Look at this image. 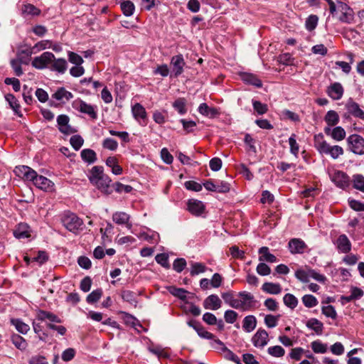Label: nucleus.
<instances>
[{
  "instance_id": "47",
  "label": "nucleus",
  "mask_w": 364,
  "mask_h": 364,
  "mask_svg": "<svg viewBox=\"0 0 364 364\" xmlns=\"http://www.w3.org/2000/svg\"><path fill=\"white\" fill-rule=\"evenodd\" d=\"M22 11L24 14L31 16H38L41 14V10L31 4H25L22 9Z\"/></svg>"
},
{
  "instance_id": "50",
  "label": "nucleus",
  "mask_w": 364,
  "mask_h": 364,
  "mask_svg": "<svg viewBox=\"0 0 364 364\" xmlns=\"http://www.w3.org/2000/svg\"><path fill=\"white\" fill-rule=\"evenodd\" d=\"M156 262L161 264L162 267L166 269L170 268V264L168 263V256L165 253L158 254L155 257Z\"/></svg>"
},
{
  "instance_id": "31",
  "label": "nucleus",
  "mask_w": 364,
  "mask_h": 364,
  "mask_svg": "<svg viewBox=\"0 0 364 364\" xmlns=\"http://www.w3.org/2000/svg\"><path fill=\"white\" fill-rule=\"evenodd\" d=\"M80 155L82 160L88 164H92L97 160L96 153L90 149H83Z\"/></svg>"
},
{
  "instance_id": "49",
  "label": "nucleus",
  "mask_w": 364,
  "mask_h": 364,
  "mask_svg": "<svg viewBox=\"0 0 364 364\" xmlns=\"http://www.w3.org/2000/svg\"><path fill=\"white\" fill-rule=\"evenodd\" d=\"M311 348L316 353H324L327 350V346L319 341H315L311 343Z\"/></svg>"
},
{
  "instance_id": "9",
  "label": "nucleus",
  "mask_w": 364,
  "mask_h": 364,
  "mask_svg": "<svg viewBox=\"0 0 364 364\" xmlns=\"http://www.w3.org/2000/svg\"><path fill=\"white\" fill-rule=\"evenodd\" d=\"M186 63L181 54L174 55L171 60V66L175 77H178L183 72Z\"/></svg>"
},
{
  "instance_id": "64",
  "label": "nucleus",
  "mask_w": 364,
  "mask_h": 364,
  "mask_svg": "<svg viewBox=\"0 0 364 364\" xmlns=\"http://www.w3.org/2000/svg\"><path fill=\"white\" fill-rule=\"evenodd\" d=\"M29 364H48L46 361V358L40 355L32 356L28 362Z\"/></svg>"
},
{
  "instance_id": "39",
  "label": "nucleus",
  "mask_w": 364,
  "mask_h": 364,
  "mask_svg": "<svg viewBox=\"0 0 364 364\" xmlns=\"http://www.w3.org/2000/svg\"><path fill=\"white\" fill-rule=\"evenodd\" d=\"M353 188L364 193V176L355 174L353 176Z\"/></svg>"
},
{
  "instance_id": "1",
  "label": "nucleus",
  "mask_w": 364,
  "mask_h": 364,
  "mask_svg": "<svg viewBox=\"0 0 364 364\" xmlns=\"http://www.w3.org/2000/svg\"><path fill=\"white\" fill-rule=\"evenodd\" d=\"M314 146L320 154L330 155L333 159H338L344 154L343 149L338 146H331L323 139V134H316L314 138Z\"/></svg>"
},
{
  "instance_id": "12",
  "label": "nucleus",
  "mask_w": 364,
  "mask_h": 364,
  "mask_svg": "<svg viewBox=\"0 0 364 364\" xmlns=\"http://www.w3.org/2000/svg\"><path fill=\"white\" fill-rule=\"evenodd\" d=\"M346 108L348 113L353 117L364 120V111L361 109L359 105L352 99H349L346 102Z\"/></svg>"
},
{
  "instance_id": "63",
  "label": "nucleus",
  "mask_w": 364,
  "mask_h": 364,
  "mask_svg": "<svg viewBox=\"0 0 364 364\" xmlns=\"http://www.w3.org/2000/svg\"><path fill=\"white\" fill-rule=\"evenodd\" d=\"M75 350L73 348H69L65 350L62 353V359L63 361L68 362L73 360L75 355Z\"/></svg>"
},
{
  "instance_id": "22",
  "label": "nucleus",
  "mask_w": 364,
  "mask_h": 364,
  "mask_svg": "<svg viewBox=\"0 0 364 364\" xmlns=\"http://www.w3.org/2000/svg\"><path fill=\"white\" fill-rule=\"evenodd\" d=\"M241 79L245 83L252 85L257 87L262 86V81L255 75L248 73H243L240 75Z\"/></svg>"
},
{
  "instance_id": "17",
  "label": "nucleus",
  "mask_w": 364,
  "mask_h": 364,
  "mask_svg": "<svg viewBox=\"0 0 364 364\" xmlns=\"http://www.w3.org/2000/svg\"><path fill=\"white\" fill-rule=\"evenodd\" d=\"M328 95L334 100H340L343 95V88L341 83L334 82L327 90Z\"/></svg>"
},
{
  "instance_id": "37",
  "label": "nucleus",
  "mask_w": 364,
  "mask_h": 364,
  "mask_svg": "<svg viewBox=\"0 0 364 364\" xmlns=\"http://www.w3.org/2000/svg\"><path fill=\"white\" fill-rule=\"evenodd\" d=\"M186 101L184 98H178L173 103V107L180 114H184L187 112V109L186 107Z\"/></svg>"
},
{
  "instance_id": "56",
  "label": "nucleus",
  "mask_w": 364,
  "mask_h": 364,
  "mask_svg": "<svg viewBox=\"0 0 364 364\" xmlns=\"http://www.w3.org/2000/svg\"><path fill=\"white\" fill-rule=\"evenodd\" d=\"M309 269L306 270L299 269L296 271L295 277L302 282L306 283L309 281Z\"/></svg>"
},
{
  "instance_id": "60",
  "label": "nucleus",
  "mask_w": 364,
  "mask_h": 364,
  "mask_svg": "<svg viewBox=\"0 0 364 364\" xmlns=\"http://www.w3.org/2000/svg\"><path fill=\"white\" fill-rule=\"evenodd\" d=\"M237 313L233 310H227L224 314V318L228 323H233L237 318Z\"/></svg>"
},
{
  "instance_id": "58",
  "label": "nucleus",
  "mask_w": 364,
  "mask_h": 364,
  "mask_svg": "<svg viewBox=\"0 0 364 364\" xmlns=\"http://www.w3.org/2000/svg\"><path fill=\"white\" fill-rule=\"evenodd\" d=\"M289 144L290 146V151L294 155L296 156L299 152V146L296 141V135L292 134L289 139Z\"/></svg>"
},
{
  "instance_id": "55",
  "label": "nucleus",
  "mask_w": 364,
  "mask_h": 364,
  "mask_svg": "<svg viewBox=\"0 0 364 364\" xmlns=\"http://www.w3.org/2000/svg\"><path fill=\"white\" fill-rule=\"evenodd\" d=\"M186 264L187 263L184 258H177L173 263V269L180 273L185 269Z\"/></svg>"
},
{
  "instance_id": "19",
  "label": "nucleus",
  "mask_w": 364,
  "mask_h": 364,
  "mask_svg": "<svg viewBox=\"0 0 364 364\" xmlns=\"http://www.w3.org/2000/svg\"><path fill=\"white\" fill-rule=\"evenodd\" d=\"M130 216L124 212H116L112 215L113 221L118 225H125L128 229H131L132 225L129 223Z\"/></svg>"
},
{
  "instance_id": "13",
  "label": "nucleus",
  "mask_w": 364,
  "mask_h": 364,
  "mask_svg": "<svg viewBox=\"0 0 364 364\" xmlns=\"http://www.w3.org/2000/svg\"><path fill=\"white\" fill-rule=\"evenodd\" d=\"M221 296L223 299L224 301L231 307L237 309H245V302L239 299H235L233 294L231 292H224L221 294Z\"/></svg>"
},
{
  "instance_id": "11",
  "label": "nucleus",
  "mask_w": 364,
  "mask_h": 364,
  "mask_svg": "<svg viewBox=\"0 0 364 364\" xmlns=\"http://www.w3.org/2000/svg\"><path fill=\"white\" fill-rule=\"evenodd\" d=\"M288 247L291 254H302L307 247L306 243L299 238L291 239L288 243Z\"/></svg>"
},
{
  "instance_id": "21",
  "label": "nucleus",
  "mask_w": 364,
  "mask_h": 364,
  "mask_svg": "<svg viewBox=\"0 0 364 364\" xmlns=\"http://www.w3.org/2000/svg\"><path fill=\"white\" fill-rule=\"evenodd\" d=\"M33 184L40 189L44 190L46 191H50L53 186V183L43 176H38L36 178Z\"/></svg>"
},
{
  "instance_id": "32",
  "label": "nucleus",
  "mask_w": 364,
  "mask_h": 364,
  "mask_svg": "<svg viewBox=\"0 0 364 364\" xmlns=\"http://www.w3.org/2000/svg\"><path fill=\"white\" fill-rule=\"evenodd\" d=\"M52 97L57 100H62L65 99L68 101L73 97V95L70 92L67 91L64 87H60L52 95Z\"/></svg>"
},
{
  "instance_id": "36",
  "label": "nucleus",
  "mask_w": 364,
  "mask_h": 364,
  "mask_svg": "<svg viewBox=\"0 0 364 364\" xmlns=\"http://www.w3.org/2000/svg\"><path fill=\"white\" fill-rule=\"evenodd\" d=\"M168 291L172 295L178 297V299L183 301H185L186 299V295L188 293V291L184 289L176 288L175 287H168Z\"/></svg>"
},
{
  "instance_id": "2",
  "label": "nucleus",
  "mask_w": 364,
  "mask_h": 364,
  "mask_svg": "<svg viewBox=\"0 0 364 364\" xmlns=\"http://www.w3.org/2000/svg\"><path fill=\"white\" fill-rule=\"evenodd\" d=\"M348 149L357 155L364 154V138L358 134H351L347 138Z\"/></svg>"
},
{
  "instance_id": "27",
  "label": "nucleus",
  "mask_w": 364,
  "mask_h": 364,
  "mask_svg": "<svg viewBox=\"0 0 364 364\" xmlns=\"http://www.w3.org/2000/svg\"><path fill=\"white\" fill-rule=\"evenodd\" d=\"M14 235L18 239L28 237L30 236L28 226L23 223L19 224L14 231Z\"/></svg>"
},
{
  "instance_id": "42",
  "label": "nucleus",
  "mask_w": 364,
  "mask_h": 364,
  "mask_svg": "<svg viewBox=\"0 0 364 364\" xmlns=\"http://www.w3.org/2000/svg\"><path fill=\"white\" fill-rule=\"evenodd\" d=\"M284 304L289 308L294 309L298 304V299L291 294H287L283 298Z\"/></svg>"
},
{
  "instance_id": "23",
  "label": "nucleus",
  "mask_w": 364,
  "mask_h": 364,
  "mask_svg": "<svg viewBox=\"0 0 364 364\" xmlns=\"http://www.w3.org/2000/svg\"><path fill=\"white\" fill-rule=\"evenodd\" d=\"M37 318L40 321L48 319L51 322L61 323V320L58 318V316L51 312L46 311L43 310H38L37 311Z\"/></svg>"
},
{
  "instance_id": "8",
  "label": "nucleus",
  "mask_w": 364,
  "mask_h": 364,
  "mask_svg": "<svg viewBox=\"0 0 364 364\" xmlns=\"http://www.w3.org/2000/svg\"><path fill=\"white\" fill-rule=\"evenodd\" d=\"M324 132L327 136H331L337 141L343 140L346 136L345 129L340 126L335 127L334 128L326 127L324 128Z\"/></svg>"
},
{
  "instance_id": "45",
  "label": "nucleus",
  "mask_w": 364,
  "mask_h": 364,
  "mask_svg": "<svg viewBox=\"0 0 364 364\" xmlns=\"http://www.w3.org/2000/svg\"><path fill=\"white\" fill-rule=\"evenodd\" d=\"M302 301L306 307L312 308L318 304L316 298L311 294H306L302 297Z\"/></svg>"
},
{
  "instance_id": "51",
  "label": "nucleus",
  "mask_w": 364,
  "mask_h": 364,
  "mask_svg": "<svg viewBox=\"0 0 364 364\" xmlns=\"http://www.w3.org/2000/svg\"><path fill=\"white\" fill-rule=\"evenodd\" d=\"M318 18L316 15L309 16L306 21V28L308 31L314 30L317 26Z\"/></svg>"
},
{
  "instance_id": "61",
  "label": "nucleus",
  "mask_w": 364,
  "mask_h": 364,
  "mask_svg": "<svg viewBox=\"0 0 364 364\" xmlns=\"http://www.w3.org/2000/svg\"><path fill=\"white\" fill-rule=\"evenodd\" d=\"M257 272L261 276H267L271 273L270 267L264 262H260L257 267Z\"/></svg>"
},
{
  "instance_id": "33",
  "label": "nucleus",
  "mask_w": 364,
  "mask_h": 364,
  "mask_svg": "<svg viewBox=\"0 0 364 364\" xmlns=\"http://www.w3.org/2000/svg\"><path fill=\"white\" fill-rule=\"evenodd\" d=\"M207 267L200 262H191L190 274L192 277L200 273H203L207 270Z\"/></svg>"
},
{
  "instance_id": "10",
  "label": "nucleus",
  "mask_w": 364,
  "mask_h": 364,
  "mask_svg": "<svg viewBox=\"0 0 364 364\" xmlns=\"http://www.w3.org/2000/svg\"><path fill=\"white\" fill-rule=\"evenodd\" d=\"M268 333L264 329L259 328L252 336V341L255 347L263 348L268 343Z\"/></svg>"
},
{
  "instance_id": "41",
  "label": "nucleus",
  "mask_w": 364,
  "mask_h": 364,
  "mask_svg": "<svg viewBox=\"0 0 364 364\" xmlns=\"http://www.w3.org/2000/svg\"><path fill=\"white\" fill-rule=\"evenodd\" d=\"M11 323L14 326H15L16 330L18 332H20L23 334L26 333L30 329L29 326L28 324L23 323L20 319H11Z\"/></svg>"
},
{
  "instance_id": "62",
  "label": "nucleus",
  "mask_w": 364,
  "mask_h": 364,
  "mask_svg": "<svg viewBox=\"0 0 364 364\" xmlns=\"http://www.w3.org/2000/svg\"><path fill=\"white\" fill-rule=\"evenodd\" d=\"M322 313L327 317L336 319L337 317L336 311L334 307L331 305L323 306L322 308Z\"/></svg>"
},
{
  "instance_id": "4",
  "label": "nucleus",
  "mask_w": 364,
  "mask_h": 364,
  "mask_svg": "<svg viewBox=\"0 0 364 364\" xmlns=\"http://www.w3.org/2000/svg\"><path fill=\"white\" fill-rule=\"evenodd\" d=\"M63 225L67 230L75 232L78 230L82 225V221L74 213H68L62 218Z\"/></svg>"
},
{
  "instance_id": "6",
  "label": "nucleus",
  "mask_w": 364,
  "mask_h": 364,
  "mask_svg": "<svg viewBox=\"0 0 364 364\" xmlns=\"http://www.w3.org/2000/svg\"><path fill=\"white\" fill-rule=\"evenodd\" d=\"M332 181L336 184V186L342 189L350 186V178L349 176L341 171H336L331 176Z\"/></svg>"
},
{
  "instance_id": "52",
  "label": "nucleus",
  "mask_w": 364,
  "mask_h": 364,
  "mask_svg": "<svg viewBox=\"0 0 364 364\" xmlns=\"http://www.w3.org/2000/svg\"><path fill=\"white\" fill-rule=\"evenodd\" d=\"M70 144L73 148L77 151L79 150L84 143V140L80 135H73L70 139Z\"/></svg>"
},
{
  "instance_id": "25",
  "label": "nucleus",
  "mask_w": 364,
  "mask_h": 364,
  "mask_svg": "<svg viewBox=\"0 0 364 364\" xmlns=\"http://www.w3.org/2000/svg\"><path fill=\"white\" fill-rule=\"evenodd\" d=\"M106 175L103 173V168L102 166H93L90 171V175L89 176L90 181L93 183L98 180H100L101 178L105 176Z\"/></svg>"
},
{
  "instance_id": "54",
  "label": "nucleus",
  "mask_w": 364,
  "mask_h": 364,
  "mask_svg": "<svg viewBox=\"0 0 364 364\" xmlns=\"http://www.w3.org/2000/svg\"><path fill=\"white\" fill-rule=\"evenodd\" d=\"M252 105L254 109L258 114H264L268 111L267 105L266 104H262L259 101L252 100Z\"/></svg>"
},
{
  "instance_id": "46",
  "label": "nucleus",
  "mask_w": 364,
  "mask_h": 364,
  "mask_svg": "<svg viewBox=\"0 0 364 364\" xmlns=\"http://www.w3.org/2000/svg\"><path fill=\"white\" fill-rule=\"evenodd\" d=\"M267 352L272 356L277 358L282 357L285 353L284 349L280 346L269 347L267 349Z\"/></svg>"
},
{
  "instance_id": "40",
  "label": "nucleus",
  "mask_w": 364,
  "mask_h": 364,
  "mask_svg": "<svg viewBox=\"0 0 364 364\" xmlns=\"http://www.w3.org/2000/svg\"><path fill=\"white\" fill-rule=\"evenodd\" d=\"M134 5L131 1H124L121 4V9L126 16H130L134 11Z\"/></svg>"
},
{
  "instance_id": "30",
  "label": "nucleus",
  "mask_w": 364,
  "mask_h": 364,
  "mask_svg": "<svg viewBox=\"0 0 364 364\" xmlns=\"http://www.w3.org/2000/svg\"><path fill=\"white\" fill-rule=\"evenodd\" d=\"M306 326L314 330L318 335L322 333L323 325V323L316 318H311L306 322Z\"/></svg>"
},
{
  "instance_id": "59",
  "label": "nucleus",
  "mask_w": 364,
  "mask_h": 364,
  "mask_svg": "<svg viewBox=\"0 0 364 364\" xmlns=\"http://www.w3.org/2000/svg\"><path fill=\"white\" fill-rule=\"evenodd\" d=\"M102 146L105 149H109L111 151H114L117 149L118 144H117V141H115L114 139H111V138H107L103 141Z\"/></svg>"
},
{
  "instance_id": "7",
  "label": "nucleus",
  "mask_w": 364,
  "mask_h": 364,
  "mask_svg": "<svg viewBox=\"0 0 364 364\" xmlns=\"http://www.w3.org/2000/svg\"><path fill=\"white\" fill-rule=\"evenodd\" d=\"M338 9L341 12L338 17L339 21L348 23L353 21L354 18L353 11L346 4L341 1L338 2Z\"/></svg>"
},
{
  "instance_id": "35",
  "label": "nucleus",
  "mask_w": 364,
  "mask_h": 364,
  "mask_svg": "<svg viewBox=\"0 0 364 364\" xmlns=\"http://www.w3.org/2000/svg\"><path fill=\"white\" fill-rule=\"evenodd\" d=\"M52 69L59 73H63L67 69V62L63 58L53 60Z\"/></svg>"
},
{
  "instance_id": "18",
  "label": "nucleus",
  "mask_w": 364,
  "mask_h": 364,
  "mask_svg": "<svg viewBox=\"0 0 364 364\" xmlns=\"http://www.w3.org/2000/svg\"><path fill=\"white\" fill-rule=\"evenodd\" d=\"M188 209L193 215H200L203 213L205 205L200 200L191 199L188 202Z\"/></svg>"
},
{
  "instance_id": "57",
  "label": "nucleus",
  "mask_w": 364,
  "mask_h": 364,
  "mask_svg": "<svg viewBox=\"0 0 364 364\" xmlns=\"http://www.w3.org/2000/svg\"><path fill=\"white\" fill-rule=\"evenodd\" d=\"M230 190V185L226 181H216V192L225 193Z\"/></svg>"
},
{
  "instance_id": "3",
  "label": "nucleus",
  "mask_w": 364,
  "mask_h": 364,
  "mask_svg": "<svg viewBox=\"0 0 364 364\" xmlns=\"http://www.w3.org/2000/svg\"><path fill=\"white\" fill-rule=\"evenodd\" d=\"M73 107L81 113L87 114L93 119H96L97 118L96 107L90 104H87L80 99H77L73 102Z\"/></svg>"
},
{
  "instance_id": "5",
  "label": "nucleus",
  "mask_w": 364,
  "mask_h": 364,
  "mask_svg": "<svg viewBox=\"0 0 364 364\" xmlns=\"http://www.w3.org/2000/svg\"><path fill=\"white\" fill-rule=\"evenodd\" d=\"M55 60L54 55L50 52H44L41 56L36 57L32 61V65L38 69H43Z\"/></svg>"
},
{
  "instance_id": "26",
  "label": "nucleus",
  "mask_w": 364,
  "mask_h": 364,
  "mask_svg": "<svg viewBox=\"0 0 364 364\" xmlns=\"http://www.w3.org/2000/svg\"><path fill=\"white\" fill-rule=\"evenodd\" d=\"M257 325V320L254 316H247L245 317L243 320V329L247 332H252L255 328Z\"/></svg>"
},
{
  "instance_id": "14",
  "label": "nucleus",
  "mask_w": 364,
  "mask_h": 364,
  "mask_svg": "<svg viewBox=\"0 0 364 364\" xmlns=\"http://www.w3.org/2000/svg\"><path fill=\"white\" fill-rule=\"evenodd\" d=\"M334 244L337 249L342 253H348L351 250V243L348 237L343 234L338 236Z\"/></svg>"
},
{
  "instance_id": "38",
  "label": "nucleus",
  "mask_w": 364,
  "mask_h": 364,
  "mask_svg": "<svg viewBox=\"0 0 364 364\" xmlns=\"http://www.w3.org/2000/svg\"><path fill=\"white\" fill-rule=\"evenodd\" d=\"M132 112L136 119H145L146 117L144 107L139 103L133 106Z\"/></svg>"
},
{
  "instance_id": "16",
  "label": "nucleus",
  "mask_w": 364,
  "mask_h": 364,
  "mask_svg": "<svg viewBox=\"0 0 364 364\" xmlns=\"http://www.w3.org/2000/svg\"><path fill=\"white\" fill-rule=\"evenodd\" d=\"M57 122L59 125L60 132L63 134H70L76 132L68 124L69 117L65 114L59 115L57 118Z\"/></svg>"
},
{
  "instance_id": "48",
  "label": "nucleus",
  "mask_w": 364,
  "mask_h": 364,
  "mask_svg": "<svg viewBox=\"0 0 364 364\" xmlns=\"http://www.w3.org/2000/svg\"><path fill=\"white\" fill-rule=\"evenodd\" d=\"M280 315L274 316L268 314L264 317V323L268 328L277 326Z\"/></svg>"
},
{
  "instance_id": "28",
  "label": "nucleus",
  "mask_w": 364,
  "mask_h": 364,
  "mask_svg": "<svg viewBox=\"0 0 364 364\" xmlns=\"http://www.w3.org/2000/svg\"><path fill=\"white\" fill-rule=\"evenodd\" d=\"M262 289L269 294H279L282 291L280 284L272 282H265L262 287Z\"/></svg>"
},
{
  "instance_id": "53",
  "label": "nucleus",
  "mask_w": 364,
  "mask_h": 364,
  "mask_svg": "<svg viewBox=\"0 0 364 364\" xmlns=\"http://www.w3.org/2000/svg\"><path fill=\"white\" fill-rule=\"evenodd\" d=\"M32 91L33 90L31 87H28L26 85H23V97L27 105H31L33 102Z\"/></svg>"
},
{
  "instance_id": "24",
  "label": "nucleus",
  "mask_w": 364,
  "mask_h": 364,
  "mask_svg": "<svg viewBox=\"0 0 364 364\" xmlns=\"http://www.w3.org/2000/svg\"><path fill=\"white\" fill-rule=\"evenodd\" d=\"M324 120L327 124L326 127H332L337 125L339 122V116L334 110H329L324 117Z\"/></svg>"
},
{
  "instance_id": "34",
  "label": "nucleus",
  "mask_w": 364,
  "mask_h": 364,
  "mask_svg": "<svg viewBox=\"0 0 364 364\" xmlns=\"http://www.w3.org/2000/svg\"><path fill=\"white\" fill-rule=\"evenodd\" d=\"M11 341L13 344L21 350H25L27 347L26 340L18 334H14L11 336Z\"/></svg>"
},
{
  "instance_id": "29",
  "label": "nucleus",
  "mask_w": 364,
  "mask_h": 364,
  "mask_svg": "<svg viewBox=\"0 0 364 364\" xmlns=\"http://www.w3.org/2000/svg\"><path fill=\"white\" fill-rule=\"evenodd\" d=\"M5 99L9 102L11 108L14 111V112L19 117H21L22 114L20 111V105L16 97L12 94H7L5 96Z\"/></svg>"
},
{
  "instance_id": "15",
  "label": "nucleus",
  "mask_w": 364,
  "mask_h": 364,
  "mask_svg": "<svg viewBox=\"0 0 364 364\" xmlns=\"http://www.w3.org/2000/svg\"><path fill=\"white\" fill-rule=\"evenodd\" d=\"M203 307L205 309H210V310H218L221 307L222 305V301L216 294H211L208 296L204 301H203Z\"/></svg>"
},
{
  "instance_id": "43",
  "label": "nucleus",
  "mask_w": 364,
  "mask_h": 364,
  "mask_svg": "<svg viewBox=\"0 0 364 364\" xmlns=\"http://www.w3.org/2000/svg\"><path fill=\"white\" fill-rule=\"evenodd\" d=\"M102 295V290L101 289H97L92 291L90 294L87 295L86 298V301L89 304H94L99 301Z\"/></svg>"
},
{
  "instance_id": "44",
  "label": "nucleus",
  "mask_w": 364,
  "mask_h": 364,
  "mask_svg": "<svg viewBox=\"0 0 364 364\" xmlns=\"http://www.w3.org/2000/svg\"><path fill=\"white\" fill-rule=\"evenodd\" d=\"M122 298L124 301L129 302L130 304L136 305L137 301L136 300L135 294L132 291H122Z\"/></svg>"
},
{
  "instance_id": "20",
  "label": "nucleus",
  "mask_w": 364,
  "mask_h": 364,
  "mask_svg": "<svg viewBox=\"0 0 364 364\" xmlns=\"http://www.w3.org/2000/svg\"><path fill=\"white\" fill-rule=\"evenodd\" d=\"M111 182L110 178L108 176H105L101 178L100 180L93 183L96 187L100 190L105 194L109 195L112 192V189L110 188L109 183Z\"/></svg>"
}]
</instances>
